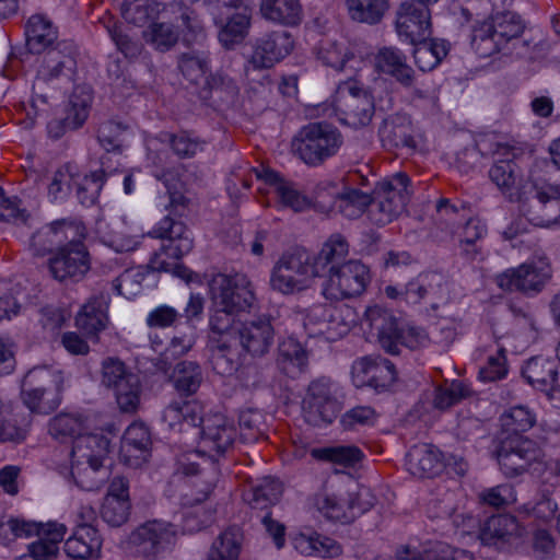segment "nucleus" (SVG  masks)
<instances>
[{"instance_id": "nucleus-1", "label": "nucleus", "mask_w": 560, "mask_h": 560, "mask_svg": "<svg viewBox=\"0 0 560 560\" xmlns=\"http://www.w3.org/2000/svg\"><path fill=\"white\" fill-rule=\"evenodd\" d=\"M364 317L370 332L376 336L381 348L389 354H399L400 347L416 350L429 342L423 328L400 325L390 311L378 305L369 307Z\"/></svg>"}, {"instance_id": "nucleus-2", "label": "nucleus", "mask_w": 560, "mask_h": 560, "mask_svg": "<svg viewBox=\"0 0 560 560\" xmlns=\"http://www.w3.org/2000/svg\"><path fill=\"white\" fill-rule=\"evenodd\" d=\"M150 235L166 240L167 243L163 244L159 252L153 253L148 267L152 271H174L179 277H186L188 270L180 267L177 260L194 248L190 230L182 221L175 220L168 214L156 223Z\"/></svg>"}, {"instance_id": "nucleus-3", "label": "nucleus", "mask_w": 560, "mask_h": 560, "mask_svg": "<svg viewBox=\"0 0 560 560\" xmlns=\"http://www.w3.org/2000/svg\"><path fill=\"white\" fill-rule=\"evenodd\" d=\"M63 374L52 366H35L30 370L21 385L24 405L33 412L48 415L61 402Z\"/></svg>"}, {"instance_id": "nucleus-4", "label": "nucleus", "mask_w": 560, "mask_h": 560, "mask_svg": "<svg viewBox=\"0 0 560 560\" xmlns=\"http://www.w3.org/2000/svg\"><path fill=\"white\" fill-rule=\"evenodd\" d=\"M322 277L315 266L313 254L304 248L285 252L275 264L270 285L283 294H292L307 289L312 280Z\"/></svg>"}, {"instance_id": "nucleus-5", "label": "nucleus", "mask_w": 560, "mask_h": 560, "mask_svg": "<svg viewBox=\"0 0 560 560\" xmlns=\"http://www.w3.org/2000/svg\"><path fill=\"white\" fill-rule=\"evenodd\" d=\"M343 143L339 129L328 122L304 126L293 140V148L308 165H318L334 156Z\"/></svg>"}, {"instance_id": "nucleus-6", "label": "nucleus", "mask_w": 560, "mask_h": 560, "mask_svg": "<svg viewBox=\"0 0 560 560\" xmlns=\"http://www.w3.org/2000/svg\"><path fill=\"white\" fill-rule=\"evenodd\" d=\"M334 108L340 122L354 129L368 126L375 112L372 95L357 78L338 84Z\"/></svg>"}, {"instance_id": "nucleus-7", "label": "nucleus", "mask_w": 560, "mask_h": 560, "mask_svg": "<svg viewBox=\"0 0 560 560\" xmlns=\"http://www.w3.org/2000/svg\"><path fill=\"white\" fill-rule=\"evenodd\" d=\"M101 384L113 390L122 412H135L140 404L139 376L118 358L108 357L101 364Z\"/></svg>"}, {"instance_id": "nucleus-8", "label": "nucleus", "mask_w": 560, "mask_h": 560, "mask_svg": "<svg viewBox=\"0 0 560 560\" xmlns=\"http://www.w3.org/2000/svg\"><path fill=\"white\" fill-rule=\"evenodd\" d=\"M339 386L328 377L313 381L303 400V413L307 423L322 427L332 423L341 411Z\"/></svg>"}, {"instance_id": "nucleus-9", "label": "nucleus", "mask_w": 560, "mask_h": 560, "mask_svg": "<svg viewBox=\"0 0 560 560\" xmlns=\"http://www.w3.org/2000/svg\"><path fill=\"white\" fill-rule=\"evenodd\" d=\"M371 281L370 269L360 260H349L330 267L323 295L329 301H341L360 296Z\"/></svg>"}, {"instance_id": "nucleus-10", "label": "nucleus", "mask_w": 560, "mask_h": 560, "mask_svg": "<svg viewBox=\"0 0 560 560\" xmlns=\"http://www.w3.org/2000/svg\"><path fill=\"white\" fill-rule=\"evenodd\" d=\"M520 211L536 226L560 225V185L535 184L529 195L520 199Z\"/></svg>"}, {"instance_id": "nucleus-11", "label": "nucleus", "mask_w": 560, "mask_h": 560, "mask_svg": "<svg viewBox=\"0 0 560 560\" xmlns=\"http://www.w3.org/2000/svg\"><path fill=\"white\" fill-rule=\"evenodd\" d=\"M551 278V267L546 259L524 262L495 276L497 285L503 291L521 292L532 296L539 293Z\"/></svg>"}, {"instance_id": "nucleus-12", "label": "nucleus", "mask_w": 560, "mask_h": 560, "mask_svg": "<svg viewBox=\"0 0 560 560\" xmlns=\"http://www.w3.org/2000/svg\"><path fill=\"white\" fill-rule=\"evenodd\" d=\"M209 289L213 305H221L241 313L247 312L255 301L252 283L242 273H217L211 278Z\"/></svg>"}, {"instance_id": "nucleus-13", "label": "nucleus", "mask_w": 560, "mask_h": 560, "mask_svg": "<svg viewBox=\"0 0 560 560\" xmlns=\"http://www.w3.org/2000/svg\"><path fill=\"white\" fill-rule=\"evenodd\" d=\"M47 266L56 281L79 282L91 268L90 254L84 243H67L49 257Z\"/></svg>"}, {"instance_id": "nucleus-14", "label": "nucleus", "mask_w": 560, "mask_h": 560, "mask_svg": "<svg viewBox=\"0 0 560 560\" xmlns=\"http://www.w3.org/2000/svg\"><path fill=\"white\" fill-rule=\"evenodd\" d=\"M177 527L165 521H149L138 526L130 535V545L137 556L155 559L174 542Z\"/></svg>"}, {"instance_id": "nucleus-15", "label": "nucleus", "mask_w": 560, "mask_h": 560, "mask_svg": "<svg viewBox=\"0 0 560 560\" xmlns=\"http://www.w3.org/2000/svg\"><path fill=\"white\" fill-rule=\"evenodd\" d=\"M198 434L200 436L198 452L217 460L233 448L237 431L234 423L225 416L214 413L206 417Z\"/></svg>"}, {"instance_id": "nucleus-16", "label": "nucleus", "mask_w": 560, "mask_h": 560, "mask_svg": "<svg viewBox=\"0 0 560 560\" xmlns=\"http://www.w3.org/2000/svg\"><path fill=\"white\" fill-rule=\"evenodd\" d=\"M501 471L506 477L522 475L537 459L535 443L521 434H509L502 439L495 451Z\"/></svg>"}, {"instance_id": "nucleus-17", "label": "nucleus", "mask_w": 560, "mask_h": 560, "mask_svg": "<svg viewBox=\"0 0 560 560\" xmlns=\"http://www.w3.org/2000/svg\"><path fill=\"white\" fill-rule=\"evenodd\" d=\"M396 32L400 40L417 44L431 35L430 8L415 0L402 1L396 12Z\"/></svg>"}, {"instance_id": "nucleus-18", "label": "nucleus", "mask_w": 560, "mask_h": 560, "mask_svg": "<svg viewBox=\"0 0 560 560\" xmlns=\"http://www.w3.org/2000/svg\"><path fill=\"white\" fill-rule=\"evenodd\" d=\"M236 335V342L245 353L262 358L275 345L276 328L270 316L260 315L240 324Z\"/></svg>"}, {"instance_id": "nucleus-19", "label": "nucleus", "mask_w": 560, "mask_h": 560, "mask_svg": "<svg viewBox=\"0 0 560 560\" xmlns=\"http://www.w3.org/2000/svg\"><path fill=\"white\" fill-rule=\"evenodd\" d=\"M376 72L390 77L404 89H411L419 98L427 97V92L417 88V75L407 61V56L396 47H382L374 56Z\"/></svg>"}, {"instance_id": "nucleus-20", "label": "nucleus", "mask_w": 560, "mask_h": 560, "mask_svg": "<svg viewBox=\"0 0 560 560\" xmlns=\"http://www.w3.org/2000/svg\"><path fill=\"white\" fill-rule=\"evenodd\" d=\"M77 47L72 42H60L49 49L37 70V80L51 82L61 78L71 80L77 69Z\"/></svg>"}, {"instance_id": "nucleus-21", "label": "nucleus", "mask_w": 560, "mask_h": 560, "mask_svg": "<svg viewBox=\"0 0 560 560\" xmlns=\"http://www.w3.org/2000/svg\"><path fill=\"white\" fill-rule=\"evenodd\" d=\"M294 47V39L288 31H276L256 40L249 63L255 69L271 68L285 58Z\"/></svg>"}, {"instance_id": "nucleus-22", "label": "nucleus", "mask_w": 560, "mask_h": 560, "mask_svg": "<svg viewBox=\"0 0 560 560\" xmlns=\"http://www.w3.org/2000/svg\"><path fill=\"white\" fill-rule=\"evenodd\" d=\"M521 154V148L510 144L498 145L495 151L497 158L489 170V177L503 194L512 195L516 187L521 172L515 163V159Z\"/></svg>"}, {"instance_id": "nucleus-23", "label": "nucleus", "mask_w": 560, "mask_h": 560, "mask_svg": "<svg viewBox=\"0 0 560 560\" xmlns=\"http://www.w3.org/2000/svg\"><path fill=\"white\" fill-rule=\"evenodd\" d=\"M317 57L323 65L343 72L347 80L357 78L364 66L361 55L355 54L349 46L337 42H324L318 49Z\"/></svg>"}, {"instance_id": "nucleus-24", "label": "nucleus", "mask_w": 560, "mask_h": 560, "mask_svg": "<svg viewBox=\"0 0 560 560\" xmlns=\"http://www.w3.org/2000/svg\"><path fill=\"white\" fill-rule=\"evenodd\" d=\"M188 166L177 164L172 167L156 170L153 176L166 188L168 195V208L175 215H183L188 206V198L184 195L186 185L190 182Z\"/></svg>"}, {"instance_id": "nucleus-25", "label": "nucleus", "mask_w": 560, "mask_h": 560, "mask_svg": "<svg viewBox=\"0 0 560 560\" xmlns=\"http://www.w3.org/2000/svg\"><path fill=\"white\" fill-rule=\"evenodd\" d=\"M151 445L148 427L141 422H133L124 433L120 455L127 465L138 467L148 460Z\"/></svg>"}, {"instance_id": "nucleus-26", "label": "nucleus", "mask_w": 560, "mask_h": 560, "mask_svg": "<svg viewBox=\"0 0 560 560\" xmlns=\"http://www.w3.org/2000/svg\"><path fill=\"white\" fill-rule=\"evenodd\" d=\"M103 539L98 530L90 524H80L65 541L63 550L69 558L96 560L101 557Z\"/></svg>"}, {"instance_id": "nucleus-27", "label": "nucleus", "mask_w": 560, "mask_h": 560, "mask_svg": "<svg viewBox=\"0 0 560 560\" xmlns=\"http://www.w3.org/2000/svg\"><path fill=\"white\" fill-rule=\"evenodd\" d=\"M91 101L92 97L89 93H85L84 97L81 98L74 92L66 109L65 117H56L47 124L48 137L52 140H58L68 131L81 128L88 119Z\"/></svg>"}, {"instance_id": "nucleus-28", "label": "nucleus", "mask_w": 560, "mask_h": 560, "mask_svg": "<svg viewBox=\"0 0 560 560\" xmlns=\"http://www.w3.org/2000/svg\"><path fill=\"white\" fill-rule=\"evenodd\" d=\"M407 467L419 478H434L445 468V458L440 450L430 444L413 445L407 454Z\"/></svg>"}, {"instance_id": "nucleus-29", "label": "nucleus", "mask_w": 560, "mask_h": 560, "mask_svg": "<svg viewBox=\"0 0 560 560\" xmlns=\"http://www.w3.org/2000/svg\"><path fill=\"white\" fill-rule=\"evenodd\" d=\"M523 528L520 526L515 516L510 514H499L489 517L480 528V539L485 545L499 546L511 542L520 537Z\"/></svg>"}, {"instance_id": "nucleus-30", "label": "nucleus", "mask_w": 560, "mask_h": 560, "mask_svg": "<svg viewBox=\"0 0 560 560\" xmlns=\"http://www.w3.org/2000/svg\"><path fill=\"white\" fill-rule=\"evenodd\" d=\"M527 382L541 392L552 395L560 389L558 384V369L556 363L544 357L529 359L522 370Z\"/></svg>"}, {"instance_id": "nucleus-31", "label": "nucleus", "mask_w": 560, "mask_h": 560, "mask_svg": "<svg viewBox=\"0 0 560 560\" xmlns=\"http://www.w3.org/2000/svg\"><path fill=\"white\" fill-rule=\"evenodd\" d=\"M383 145L388 149H415L413 128L409 116L396 114L385 119L380 129Z\"/></svg>"}, {"instance_id": "nucleus-32", "label": "nucleus", "mask_w": 560, "mask_h": 560, "mask_svg": "<svg viewBox=\"0 0 560 560\" xmlns=\"http://www.w3.org/2000/svg\"><path fill=\"white\" fill-rule=\"evenodd\" d=\"M170 383L180 398L194 396L203 383V372L199 363L184 360L175 364Z\"/></svg>"}, {"instance_id": "nucleus-33", "label": "nucleus", "mask_w": 560, "mask_h": 560, "mask_svg": "<svg viewBox=\"0 0 560 560\" xmlns=\"http://www.w3.org/2000/svg\"><path fill=\"white\" fill-rule=\"evenodd\" d=\"M109 453V440L103 434H82L73 440L71 459L74 463H103Z\"/></svg>"}, {"instance_id": "nucleus-34", "label": "nucleus", "mask_w": 560, "mask_h": 560, "mask_svg": "<svg viewBox=\"0 0 560 560\" xmlns=\"http://www.w3.org/2000/svg\"><path fill=\"white\" fill-rule=\"evenodd\" d=\"M488 228L478 217L466 220L458 233V248L462 257L469 261L477 260L482 255V241L487 236Z\"/></svg>"}, {"instance_id": "nucleus-35", "label": "nucleus", "mask_w": 560, "mask_h": 560, "mask_svg": "<svg viewBox=\"0 0 560 560\" xmlns=\"http://www.w3.org/2000/svg\"><path fill=\"white\" fill-rule=\"evenodd\" d=\"M240 89L233 78L222 70L210 73L199 91L202 100H213L223 104H233L237 98Z\"/></svg>"}, {"instance_id": "nucleus-36", "label": "nucleus", "mask_w": 560, "mask_h": 560, "mask_svg": "<svg viewBox=\"0 0 560 560\" xmlns=\"http://www.w3.org/2000/svg\"><path fill=\"white\" fill-rule=\"evenodd\" d=\"M26 46L33 54L45 51L58 37L57 28L42 14L32 15L25 26Z\"/></svg>"}, {"instance_id": "nucleus-37", "label": "nucleus", "mask_w": 560, "mask_h": 560, "mask_svg": "<svg viewBox=\"0 0 560 560\" xmlns=\"http://www.w3.org/2000/svg\"><path fill=\"white\" fill-rule=\"evenodd\" d=\"M260 13L264 19L285 26H296L303 19L300 0H261Z\"/></svg>"}, {"instance_id": "nucleus-38", "label": "nucleus", "mask_w": 560, "mask_h": 560, "mask_svg": "<svg viewBox=\"0 0 560 560\" xmlns=\"http://www.w3.org/2000/svg\"><path fill=\"white\" fill-rule=\"evenodd\" d=\"M206 417L202 415V407L196 401H172L163 412V420L174 429L179 425V431L184 425L191 428L203 427Z\"/></svg>"}, {"instance_id": "nucleus-39", "label": "nucleus", "mask_w": 560, "mask_h": 560, "mask_svg": "<svg viewBox=\"0 0 560 560\" xmlns=\"http://www.w3.org/2000/svg\"><path fill=\"white\" fill-rule=\"evenodd\" d=\"M241 11L231 15L219 32V42L225 49H233L248 35L252 22L250 5L238 8Z\"/></svg>"}, {"instance_id": "nucleus-40", "label": "nucleus", "mask_w": 560, "mask_h": 560, "mask_svg": "<svg viewBox=\"0 0 560 560\" xmlns=\"http://www.w3.org/2000/svg\"><path fill=\"white\" fill-rule=\"evenodd\" d=\"M349 254V242L341 233L331 234L317 254H313L315 266L322 277L330 271V267L340 266Z\"/></svg>"}, {"instance_id": "nucleus-41", "label": "nucleus", "mask_w": 560, "mask_h": 560, "mask_svg": "<svg viewBox=\"0 0 560 560\" xmlns=\"http://www.w3.org/2000/svg\"><path fill=\"white\" fill-rule=\"evenodd\" d=\"M107 304L103 296L91 298L75 317V325L88 336L97 335L106 327Z\"/></svg>"}, {"instance_id": "nucleus-42", "label": "nucleus", "mask_w": 560, "mask_h": 560, "mask_svg": "<svg viewBox=\"0 0 560 560\" xmlns=\"http://www.w3.org/2000/svg\"><path fill=\"white\" fill-rule=\"evenodd\" d=\"M332 208L347 219L360 218L372 202V196L357 188L343 187L332 194Z\"/></svg>"}, {"instance_id": "nucleus-43", "label": "nucleus", "mask_w": 560, "mask_h": 560, "mask_svg": "<svg viewBox=\"0 0 560 560\" xmlns=\"http://www.w3.org/2000/svg\"><path fill=\"white\" fill-rule=\"evenodd\" d=\"M277 363L285 374L294 377L306 366L307 353L295 338L288 337L279 342Z\"/></svg>"}, {"instance_id": "nucleus-44", "label": "nucleus", "mask_w": 560, "mask_h": 560, "mask_svg": "<svg viewBox=\"0 0 560 560\" xmlns=\"http://www.w3.org/2000/svg\"><path fill=\"white\" fill-rule=\"evenodd\" d=\"M282 483L272 477H265L244 493V500L255 510H267L278 502L282 494Z\"/></svg>"}, {"instance_id": "nucleus-45", "label": "nucleus", "mask_w": 560, "mask_h": 560, "mask_svg": "<svg viewBox=\"0 0 560 560\" xmlns=\"http://www.w3.org/2000/svg\"><path fill=\"white\" fill-rule=\"evenodd\" d=\"M214 341L217 345L211 355L213 370L222 376L233 375L241 366L238 343L224 338H217Z\"/></svg>"}, {"instance_id": "nucleus-46", "label": "nucleus", "mask_w": 560, "mask_h": 560, "mask_svg": "<svg viewBox=\"0 0 560 560\" xmlns=\"http://www.w3.org/2000/svg\"><path fill=\"white\" fill-rule=\"evenodd\" d=\"M243 535L237 527H229L212 542L205 560H238Z\"/></svg>"}, {"instance_id": "nucleus-47", "label": "nucleus", "mask_w": 560, "mask_h": 560, "mask_svg": "<svg viewBox=\"0 0 560 560\" xmlns=\"http://www.w3.org/2000/svg\"><path fill=\"white\" fill-rule=\"evenodd\" d=\"M210 54L205 50H191L184 52L178 58V69L183 77L191 84L205 83L207 73L210 72Z\"/></svg>"}, {"instance_id": "nucleus-48", "label": "nucleus", "mask_w": 560, "mask_h": 560, "mask_svg": "<svg viewBox=\"0 0 560 560\" xmlns=\"http://www.w3.org/2000/svg\"><path fill=\"white\" fill-rule=\"evenodd\" d=\"M413 59L420 71H431L436 68L447 56L450 45L443 39H432L418 42L413 44Z\"/></svg>"}, {"instance_id": "nucleus-49", "label": "nucleus", "mask_w": 560, "mask_h": 560, "mask_svg": "<svg viewBox=\"0 0 560 560\" xmlns=\"http://www.w3.org/2000/svg\"><path fill=\"white\" fill-rule=\"evenodd\" d=\"M264 178L273 187L277 198L284 207L295 212L303 211L308 207V199L292 183L281 179L278 173L267 170L264 172Z\"/></svg>"}, {"instance_id": "nucleus-50", "label": "nucleus", "mask_w": 560, "mask_h": 560, "mask_svg": "<svg viewBox=\"0 0 560 560\" xmlns=\"http://www.w3.org/2000/svg\"><path fill=\"white\" fill-rule=\"evenodd\" d=\"M396 555L398 560H474L472 553L463 549L451 548L444 544L435 545L423 552L402 547L397 550Z\"/></svg>"}, {"instance_id": "nucleus-51", "label": "nucleus", "mask_w": 560, "mask_h": 560, "mask_svg": "<svg viewBox=\"0 0 560 560\" xmlns=\"http://www.w3.org/2000/svg\"><path fill=\"white\" fill-rule=\"evenodd\" d=\"M313 458L345 467H354L363 457V452L355 445H335L317 447L311 451Z\"/></svg>"}, {"instance_id": "nucleus-52", "label": "nucleus", "mask_w": 560, "mask_h": 560, "mask_svg": "<svg viewBox=\"0 0 560 560\" xmlns=\"http://www.w3.org/2000/svg\"><path fill=\"white\" fill-rule=\"evenodd\" d=\"M472 50L481 58L491 57L504 49L489 21L485 20L472 27L470 36Z\"/></svg>"}, {"instance_id": "nucleus-53", "label": "nucleus", "mask_w": 560, "mask_h": 560, "mask_svg": "<svg viewBox=\"0 0 560 560\" xmlns=\"http://www.w3.org/2000/svg\"><path fill=\"white\" fill-rule=\"evenodd\" d=\"M390 0H346L352 20L370 25L382 21L389 9Z\"/></svg>"}, {"instance_id": "nucleus-54", "label": "nucleus", "mask_w": 560, "mask_h": 560, "mask_svg": "<svg viewBox=\"0 0 560 560\" xmlns=\"http://www.w3.org/2000/svg\"><path fill=\"white\" fill-rule=\"evenodd\" d=\"M213 306L214 308L209 317V329L212 335V339L224 338L236 341V330L238 325L243 323L235 318L240 312L229 310L221 305Z\"/></svg>"}, {"instance_id": "nucleus-55", "label": "nucleus", "mask_w": 560, "mask_h": 560, "mask_svg": "<svg viewBox=\"0 0 560 560\" xmlns=\"http://www.w3.org/2000/svg\"><path fill=\"white\" fill-rule=\"evenodd\" d=\"M488 21L491 27L495 28L498 40H500L504 47L517 40L524 31L520 15L512 11L491 13Z\"/></svg>"}, {"instance_id": "nucleus-56", "label": "nucleus", "mask_w": 560, "mask_h": 560, "mask_svg": "<svg viewBox=\"0 0 560 560\" xmlns=\"http://www.w3.org/2000/svg\"><path fill=\"white\" fill-rule=\"evenodd\" d=\"M410 178L406 173L399 172L377 183L374 195L381 196L388 201L398 200L400 211H404L410 197Z\"/></svg>"}, {"instance_id": "nucleus-57", "label": "nucleus", "mask_w": 560, "mask_h": 560, "mask_svg": "<svg viewBox=\"0 0 560 560\" xmlns=\"http://www.w3.org/2000/svg\"><path fill=\"white\" fill-rule=\"evenodd\" d=\"M472 394L470 386L463 381H445L434 389L433 406L439 410H446L469 398Z\"/></svg>"}, {"instance_id": "nucleus-58", "label": "nucleus", "mask_w": 560, "mask_h": 560, "mask_svg": "<svg viewBox=\"0 0 560 560\" xmlns=\"http://www.w3.org/2000/svg\"><path fill=\"white\" fill-rule=\"evenodd\" d=\"M176 471L184 476L195 477L191 485L197 490V497L195 499L197 502H202L212 492L217 481L214 472H212L211 476H208L205 470L200 469L197 463L189 462L187 458L178 460Z\"/></svg>"}, {"instance_id": "nucleus-59", "label": "nucleus", "mask_w": 560, "mask_h": 560, "mask_svg": "<svg viewBox=\"0 0 560 560\" xmlns=\"http://www.w3.org/2000/svg\"><path fill=\"white\" fill-rule=\"evenodd\" d=\"M160 11V4L155 0H125L121 4L122 18L136 26H143L153 21Z\"/></svg>"}, {"instance_id": "nucleus-60", "label": "nucleus", "mask_w": 560, "mask_h": 560, "mask_svg": "<svg viewBox=\"0 0 560 560\" xmlns=\"http://www.w3.org/2000/svg\"><path fill=\"white\" fill-rule=\"evenodd\" d=\"M78 166L67 163L60 166L52 175L48 185V196L52 201L63 200L68 197L71 189L77 185L79 179Z\"/></svg>"}, {"instance_id": "nucleus-61", "label": "nucleus", "mask_w": 560, "mask_h": 560, "mask_svg": "<svg viewBox=\"0 0 560 560\" xmlns=\"http://www.w3.org/2000/svg\"><path fill=\"white\" fill-rule=\"evenodd\" d=\"M102 468L103 463L94 465V463H74L71 459V476L77 486L86 491L101 488L106 476L105 471L102 472Z\"/></svg>"}, {"instance_id": "nucleus-62", "label": "nucleus", "mask_w": 560, "mask_h": 560, "mask_svg": "<svg viewBox=\"0 0 560 560\" xmlns=\"http://www.w3.org/2000/svg\"><path fill=\"white\" fill-rule=\"evenodd\" d=\"M106 174L104 170L92 172L91 174H80L77 180V197L81 205L93 206L104 186Z\"/></svg>"}, {"instance_id": "nucleus-63", "label": "nucleus", "mask_w": 560, "mask_h": 560, "mask_svg": "<svg viewBox=\"0 0 560 560\" xmlns=\"http://www.w3.org/2000/svg\"><path fill=\"white\" fill-rule=\"evenodd\" d=\"M241 439L244 442H257L265 435L266 423L261 411L247 409L241 412L238 418Z\"/></svg>"}, {"instance_id": "nucleus-64", "label": "nucleus", "mask_w": 560, "mask_h": 560, "mask_svg": "<svg viewBox=\"0 0 560 560\" xmlns=\"http://www.w3.org/2000/svg\"><path fill=\"white\" fill-rule=\"evenodd\" d=\"M59 236L54 222L42 226L33 233L30 241L33 254L40 257L48 254L52 255L55 253L54 249L61 246Z\"/></svg>"}]
</instances>
